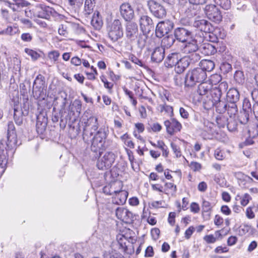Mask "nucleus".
Masks as SVG:
<instances>
[{
    "mask_svg": "<svg viewBox=\"0 0 258 258\" xmlns=\"http://www.w3.org/2000/svg\"><path fill=\"white\" fill-rule=\"evenodd\" d=\"M83 126V139L85 142L92 143L91 151L96 153L95 158L100 157L103 151L107 148L106 139L107 133L105 128L100 127L93 136L94 133L98 128V119L95 116H91L86 121L81 122Z\"/></svg>",
    "mask_w": 258,
    "mask_h": 258,
    "instance_id": "nucleus-1",
    "label": "nucleus"
},
{
    "mask_svg": "<svg viewBox=\"0 0 258 258\" xmlns=\"http://www.w3.org/2000/svg\"><path fill=\"white\" fill-rule=\"evenodd\" d=\"M17 135L12 121L8 123L6 139L0 141V167L1 175L5 172L10 157L13 156L17 147Z\"/></svg>",
    "mask_w": 258,
    "mask_h": 258,
    "instance_id": "nucleus-2",
    "label": "nucleus"
},
{
    "mask_svg": "<svg viewBox=\"0 0 258 258\" xmlns=\"http://www.w3.org/2000/svg\"><path fill=\"white\" fill-rule=\"evenodd\" d=\"M207 78V73L202 70V68H197L189 70L187 72L185 77V87L191 88L197 83L203 82Z\"/></svg>",
    "mask_w": 258,
    "mask_h": 258,
    "instance_id": "nucleus-3",
    "label": "nucleus"
},
{
    "mask_svg": "<svg viewBox=\"0 0 258 258\" xmlns=\"http://www.w3.org/2000/svg\"><path fill=\"white\" fill-rule=\"evenodd\" d=\"M106 29L108 37L112 42L117 41L123 35L121 23L118 19H115L112 23H108Z\"/></svg>",
    "mask_w": 258,
    "mask_h": 258,
    "instance_id": "nucleus-4",
    "label": "nucleus"
},
{
    "mask_svg": "<svg viewBox=\"0 0 258 258\" xmlns=\"http://www.w3.org/2000/svg\"><path fill=\"white\" fill-rule=\"evenodd\" d=\"M214 88L212 84L208 82H203L200 83L196 90L197 93L201 96L203 99L205 107L209 101L212 100L215 95H214Z\"/></svg>",
    "mask_w": 258,
    "mask_h": 258,
    "instance_id": "nucleus-5",
    "label": "nucleus"
},
{
    "mask_svg": "<svg viewBox=\"0 0 258 258\" xmlns=\"http://www.w3.org/2000/svg\"><path fill=\"white\" fill-rule=\"evenodd\" d=\"M226 98L229 103L228 108L230 114H237V103L240 99V94L238 90L234 88H230L227 93Z\"/></svg>",
    "mask_w": 258,
    "mask_h": 258,
    "instance_id": "nucleus-6",
    "label": "nucleus"
},
{
    "mask_svg": "<svg viewBox=\"0 0 258 258\" xmlns=\"http://www.w3.org/2000/svg\"><path fill=\"white\" fill-rule=\"evenodd\" d=\"M221 96H219L218 99H216L215 97H214L210 101L207 103L205 107L207 109H210L215 107L216 112L222 114L227 111L230 117L235 116L236 114H231L229 112L228 102L221 100Z\"/></svg>",
    "mask_w": 258,
    "mask_h": 258,
    "instance_id": "nucleus-7",
    "label": "nucleus"
},
{
    "mask_svg": "<svg viewBox=\"0 0 258 258\" xmlns=\"http://www.w3.org/2000/svg\"><path fill=\"white\" fill-rule=\"evenodd\" d=\"M203 41L204 36L202 35V36L200 37V38H198V35L197 33H196L195 37L183 43V45L181 47V50L183 53L187 54L198 51L199 50V43H201Z\"/></svg>",
    "mask_w": 258,
    "mask_h": 258,
    "instance_id": "nucleus-8",
    "label": "nucleus"
},
{
    "mask_svg": "<svg viewBox=\"0 0 258 258\" xmlns=\"http://www.w3.org/2000/svg\"><path fill=\"white\" fill-rule=\"evenodd\" d=\"M192 26L198 31H200L199 33H197L198 35V38H200V37L203 35L204 39V34L210 33L214 29L212 24L205 19L195 20L192 23Z\"/></svg>",
    "mask_w": 258,
    "mask_h": 258,
    "instance_id": "nucleus-9",
    "label": "nucleus"
},
{
    "mask_svg": "<svg viewBox=\"0 0 258 258\" xmlns=\"http://www.w3.org/2000/svg\"><path fill=\"white\" fill-rule=\"evenodd\" d=\"M115 158L116 156L113 152H107L98 159L96 166L100 170L109 169L114 163Z\"/></svg>",
    "mask_w": 258,
    "mask_h": 258,
    "instance_id": "nucleus-10",
    "label": "nucleus"
},
{
    "mask_svg": "<svg viewBox=\"0 0 258 258\" xmlns=\"http://www.w3.org/2000/svg\"><path fill=\"white\" fill-rule=\"evenodd\" d=\"M204 12L209 20L216 23H219L222 20L221 12L215 5H207L204 8Z\"/></svg>",
    "mask_w": 258,
    "mask_h": 258,
    "instance_id": "nucleus-11",
    "label": "nucleus"
},
{
    "mask_svg": "<svg viewBox=\"0 0 258 258\" xmlns=\"http://www.w3.org/2000/svg\"><path fill=\"white\" fill-rule=\"evenodd\" d=\"M147 5L150 12L155 17L163 19L166 17V10L162 4L154 0H150Z\"/></svg>",
    "mask_w": 258,
    "mask_h": 258,
    "instance_id": "nucleus-12",
    "label": "nucleus"
},
{
    "mask_svg": "<svg viewBox=\"0 0 258 258\" xmlns=\"http://www.w3.org/2000/svg\"><path fill=\"white\" fill-rule=\"evenodd\" d=\"M173 22L170 20H165L159 22L156 26L155 34L157 37L162 38L168 34L174 27Z\"/></svg>",
    "mask_w": 258,
    "mask_h": 258,
    "instance_id": "nucleus-13",
    "label": "nucleus"
},
{
    "mask_svg": "<svg viewBox=\"0 0 258 258\" xmlns=\"http://www.w3.org/2000/svg\"><path fill=\"white\" fill-rule=\"evenodd\" d=\"M141 31L144 34H149L154 29V24L152 19L148 15H143L139 19Z\"/></svg>",
    "mask_w": 258,
    "mask_h": 258,
    "instance_id": "nucleus-14",
    "label": "nucleus"
},
{
    "mask_svg": "<svg viewBox=\"0 0 258 258\" xmlns=\"http://www.w3.org/2000/svg\"><path fill=\"white\" fill-rule=\"evenodd\" d=\"M115 213L117 218L125 223H131L136 219L131 212L123 208L118 207Z\"/></svg>",
    "mask_w": 258,
    "mask_h": 258,
    "instance_id": "nucleus-15",
    "label": "nucleus"
},
{
    "mask_svg": "<svg viewBox=\"0 0 258 258\" xmlns=\"http://www.w3.org/2000/svg\"><path fill=\"white\" fill-rule=\"evenodd\" d=\"M174 36L178 41L182 43L194 37L191 31L183 27L175 28L174 30Z\"/></svg>",
    "mask_w": 258,
    "mask_h": 258,
    "instance_id": "nucleus-16",
    "label": "nucleus"
},
{
    "mask_svg": "<svg viewBox=\"0 0 258 258\" xmlns=\"http://www.w3.org/2000/svg\"><path fill=\"white\" fill-rule=\"evenodd\" d=\"M168 134L172 136L175 133L180 132L182 128L181 124L175 118L166 120L164 122Z\"/></svg>",
    "mask_w": 258,
    "mask_h": 258,
    "instance_id": "nucleus-17",
    "label": "nucleus"
},
{
    "mask_svg": "<svg viewBox=\"0 0 258 258\" xmlns=\"http://www.w3.org/2000/svg\"><path fill=\"white\" fill-rule=\"evenodd\" d=\"M138 27L136 23L132 22L127 23L125 26V35L131 41H134L138 35Z\"/></svg>",
    "mask_w": 258,
    "mask_h": 258,
    "instance_id": "nucleus-18",
    "label": "nucleus"
},
{
    "mask_svg": "<svg viewBox=\"0 0 258 258\" xmlns=\"http://www.w3.org/2000/svg\"><path fill=\"white\" fill-rule=\"evenodd\" d=\"M121 16L126 21H130L134 17V11L128 3L122 4L120 6Z\"/></svg>",
    "mask_w": 258,
    "mask_h": 258,
    "instance_id": "nucleus-19",
    "label": "nucleus"
},
{
    "mask_svg": "<svg viewBox=\"0 0 258 258\" xmlns=\"http://www.w3.org/2000/svg\"><path fill=\"white\" fill-rule=\"evenodd\" d=\"M47 125V117L43 114L37 116L36 124V131L39 135H43Z\"/></svg>",
    "mask_w": 258,
    "mask_h": 258,
    "instance_id": "nucleus-20",
    "label": "nucleus"
},
{
    "mask_svg": "<svg viewBox=\"0 0 258 258\" xmlns=\"http://www.w3.org/2000/svg\"><path fill=\"white\" fill-rule=\"evenodd\" d=\"M165 57V48L162 46H158L155 48L151 55V59L153 62L159 63Z\"/></svg>",
    "mask_w": 258,
    "mask_h": 258,
    "instance_id": "nucleus-21",
    "label": "nucleus"
},
{
    "mask_svg": "<svg viewBox=\"0 0 258 258\" xmlns=\"http://www.w3.org/2000/svg\"><path fill=\"white\" fill-rule=\"evenodd\" d=\"M180 58V55L178 53L174 52L169 54L165 60V64L168 68L175 67L178 63Z\"/></svg>",
    "mask_w": 258,
    "mask_h": 258,
    "instance_id": "nucleus-22",
    "label": "nucleus"
},
{
    "mask_svg": "<svg viewBox=\"0 0 258 258\" xmlns=\"http://www.w3.org/2000/svg\"><path fill=\"white\" fill-rule=\"evenodd\" d=\"M56 11L51 7L44 6L41 7V10L39 12L38 16L40 18L48 19L51 16H55Z\"/></svg>",
    "mask_w": 258,
    "mask_h": 258,
    "instance_id": "nucleus-23",
    "label": "nucleus"
},
{
    "mask_svg": "<svg viewBox=\"0 0 258 258\" xmlns=\"http://www.w3.org/2000/svg\"><path fill=\"white\" fill-rule=\"evenodd\" d=\"M118 190L117 193L115 194L116 198L118 201H116L115 203L117 205H122L124 204L127 200L128 192L125 190H121V184L118 183Z\"/></svg>",
    "mask_w": 258,
    "mask_h": 258,
    "instance_id": "nucleus-24",
    "label": "nucleus"
},
{
    "mask_svg": "<svg viewBox=\"0 0 258 258\" xmlns=\"http://www.w3.org/2000/svg\"><path fill=\"white\" fill-rule=\"evenodd\" d=\"M189 66V62L184 56L180 58L178 63L175 66L174 70L176 73L180 74L183 73Z\"/></svg>",
    "mask_w": 258,
    "mask_h": 258,
    "instance_id": "nucleus-25",
    "label": "nucleus"
},
{
    "mask_svg": "<svg viewBox=\"0 0 258 258\" xmlns=\"http://www.w3.org/2000/svg\"><path fill=\"white\" fill-rule=\"evenodd\" d=\"M96 4V0H85L83 13L86 17L93 13Z\"/></svg>",
    "mask_w": 258,
    "mask_h": 258,
    "instance_id": "nucleus-26",
    "label": "nucleus"
},
{
    "mask_svg": "<svg viewBox=\"0 0 258 258\" xmlns=\"http://www.w3.org/2000/svg\"><path fill=\"white\" fill-rule=\"evenodd\" d=\"M228 87V83L226 81L221 82L218 87L214 88L213 94L215 95L216 99H218V97L221 96L222 94L226 92Z\"/></svg>",
    "mask_w": 258,
    "mask_h": 258,
    "instance_id": "nucleus-27",
    "label": "nucleus"
},
{
    "mask_svg": "<svg viewBox=\"0 0 258 258\" xmlns=\"http://www.w3.org/2000/svg\"><path fill=\"white\" fill-rule=\"evenodd\" d=\"M201 50L206 55H213L217 52L216 47L209 43H204L201 47Z\"/></svg>",
    "mask_w": 258,
    "mask_h": 258,
    "instance_id": "nucleus-28",
    "label": "nucleus"
},
{
    "mask_svg": "<svg viewBox=\"0 0 258 258\" xmlns=\"http://www.w3.org/2000/svg\"><path fill=\"white\" fill-rule=\"evenodd\" d=\"M91 23L96 30H100L101 28L103 21L98 11H96L94 13Z\"/></svg>",
    "mask_w": 258,
    "mask_h": 258,
    "instance_id": "nucleus-29",
    "label": "nucleus"
},
{
    "mask_svg": "<svg viewBox=\"0 0 258 258\" xmlns=\"http://www.w3.org/2000/svg\"><path fill=\"white\" fill-rule=\"evenodd\" d=\"M46 87H34V96L37 99L44 100L46 97Z\"/></svg>",
    "mask_w": 258,
    "mask_h": 258,
    "instance_id": "nucleus-30",
    "label": "nucleus"
},
{
    "mask_svg": "<svg viewBox=\"0 0 258 258\" xmlns=\"http://www.w3.org/2000/svg\"><path fill=\"white\" fill-rule=\"evenodd\" d=\"M213 205L205 200H203L202 204V215L206 216L208 218L210 217Z\"/></svg>",
    "mask_w": 258,
    "mask_h": 258,
    "instance_id": "nucleus-31",
    "label": "nucleus"
},
{
    "mask_svg": "<svg viewBox=\"0 0 258 258\" xmlns=\"http://www.w3.org/2000/svg\"><path fill=\"white\" fill-rule=\"evenodd\" d=\"M200 68H202L206 73L212 71L215 68V63L213 61L209 59H203L199 63Z\"/></svg>",
    "mask_w": 258,
    "mask_h": 258,
    "instance_id": "nucleus-32",
    "label": "nucleus"
},
{
    "mask_svg": "<svg viewBox=\"0 0 258 258\" xmlns=\"http://www.w3.org/2000/svg\"><path fill=\"white\" fill-rule=\"evenodd\" d=\"M176 39L174 36L172 35H168L164 37L161 41V46L163 47L170 48L172 46Z\"/></svg>",
    "mask_w": 258,
    "mask_h": 258,
    "instance_id": "nucleus-33",
    "label": "nucleus"
},
{
    "mask_svg": "<svg viewBox=\"0 0 258 258\" xmlns=\"http://www.w3.org/2000/svg\"><path fill=\"white\" fill-rule=\"evenodd\" d=\"M23 112L21 109H19L18 107H15L14 109V119L15 123L20 125L23 123Z\"/></svg>",
    "mask_w": 258,
    "mask_h": 258,
    "instance_id": "nucleus-34",
    "label": "nucleus"
},
{
    "mask_svg": "<svg viewBox=\"0 0 258 258\" xmlns=\"http://www.w3.org/2000/svg\"><path fill=\"white\" fill-rule=\"evenodd\" d=\"M250 113H251V112L243 110H240L238 116L239 122L242 124H247L249 121Z\"/></svg>",
    "mask_w": 258,
    "mask_h": 258,
    "instance_id": "nucleus-35",
    "label": "nucleus"
},
{
    "mask_svg": "<svg viewBox=\"0 0 258 258\" xmlns=\"http://www.w3.org/2000/svg\"><path fill=\"white\" fill-rule=\"evenodd\" d=\"M188 54V56H185V57L186 58L189 62V65L190 64H194L201 59V56L198 51H195Z\"/></svg>",
    "mask_w": 258,
    "mask_h": 258,
    "instance_id": "nucleus-36",
    "label": "nucleus"
},
{
    "mask_svg": "<svg viewBox=\"0 0 258 258\" xmlns=\"http://www.w3.org/2000/svg\"><path fill=\"white\" fill-rule=\"evenodd\" d=\"M248 134L249 137L256 138L258 136V124L252 123L248 125Z\"/></svg>",
    "mask_w": 258,
    "mask_h": 258,
    "instance_id": "nucleus-37",
    "label": "nucleus"
},
{
    "mask_svg": "<svg viewBox=\"0 0 258 258\" xmlns=\"http://www.w3.org/2000/svg\"><path fill=\"white\" fill-rule=\"evenodd\" d=\"M214 3L224 10H228L231 7L230 0H213Z\"/></svg>",
    "mask_w": 258,
    "mask_h": 258,
    "instance_id": "nucleus-38",
    "label": "nucleus"
},
{
    "mask_svg": "<svg viewBox=\"0 0 258 258\" xmlns=\"http://www.w3.org/2000/svg\"><path fill=\"white\" fill-rule=\"evenodd\" d=\"M80 113L74 109H70V105L69 107L68 115L66 117L67 120H69L70 121H75L77 118L79 116Z\"/></svg>",
    "mask_w": 258,
    "mask_h": 258,
    "instance_id": "nucleus-39",
    "label": "nucleus"
},
{
    "mask_svg": "<svg viewBox=\"0 0 258 258\" xmlns=\"http://www.w3.org/2000/svg\"><path fill=\"white\" fill-rule=\"evenodd\" d=\"M46 85L45 84V77L41 74H39L36 77L34 83H33V87H46Z\"/></svg>",
    "mask_w": 258,
    "mask_h": 258,
    "instance_id": "nucleus-40",
    "label": "nucleus"
},
{
    "mask_svg": "<svg viewBox=\"0 0 258 258\" xmlns=\"http://www.w3.org/2000/svg\"><path fill=\"white\" fill-rule=\"evenodd\" d=\"M255 87L251 91V95L254 103H258V74L254 77Z\"/></svg>",
    "mask_w": 258,
    "mask_h": 258,
    "instance_id": "nucleus-41",
    "label": "nucleus"
},
{
    "mask_svg": "<svg viewBox=\"0 0 258 258\" xmlns=\"http://www.w3.org/2000/svg\"><path fill=\"white\" fill-rule=\"evenodd\" d=\"M222 80V77L220 75L218 74H214L212 75L209 80H208V83L212 84V87H213V85H216L219 83Z\"/></svg>",
    "mask_w": 258,
    "mask_h": 258,
    "instance_id": "nucleus-42",
    "label": "nucleus"
},
{
    "mask_svg": "<svg viewBox=\"0 0 258 258\" xmlns=\"http://www.w3.org/2000/svg\"><path fill=\"white\" fill-rule=\"evenodd\" d=\"M147 34H148L143 33L142 34H141L139 35L137 41L138 45L139 48L142 49L145 46L148 38Z\"/></svg>",
    "mask_w": 258,
    "mask_h": 258,
    "instance_id": "nucleus-43",
    "label": "nucleus"
},
{
    "mask_svg": "<svg viewBox=\"0 0 258 258\" xmlns=\"http://www.w3.org/2000/svg\"><path fill=\"white\" fill-rule=\"evenodd\" d=\"M238 123L235 119H230L228 121L227 127L228 130L231 132H234L237 130Z\"/></svg>",
    "mask_w": 258,
    "mask_h": 258,
    "instance_id": "nucleus-44",
    "label": "nucleus"
},
{
    "mask_svg": "<svg viewBox=\"0 0 258 258\" xmlns=\"http://www.w3.org/2000/svg\"><path fill=\"white\" fill-rule=\"evenodd\" d=\"M228 119L224 116H219L216 118V122L220 128H223L227 125Z\"/></svg>",
    "mask_w": 258,
    "mask_h": 258,
    "instance_id": "nucleus-45",
    "label": "nucleus"
},
{
    "mask_svg": "<svg viewBox=\"0 0 258 258\" xmlns=\"http://www.w3.org/2000/svg\"><path fill=\"white\" fill-rule=\"evenodd\" d=\"M24 51L28 55L31 57L32 59L33 60H36L40 57V55L34 50L26 48Z\"/></svg>",
    "mask_w": 258,
    "mask_h": 258,
    "instance_id": "nucleus-46",
    "label": "nucleus"
},
{
    "mask_svg": "<svg viewBox=\"0 0 258 258\" xmlns=\"http://www.w3.org/2000/svg\"><path fill=\"white\" fill-rule=\"evenodd\" d=\"M234 78L236 82L242 84L244 81L243 73L240 71H236L234 74Z\"/></svg>",
    "mask_w": 258,
    "mask_h": 258,
    "instance_id": "nucleus-47",
    "label": "nucleus"
},
{
    "mask_svg": "<svg viewBox=\"0 0 258 258\" xmlns=\"http://www.w3.org/2000/svg\"><path fill=\"white\" fill-rule=\"evenodd\" d=\"M70 109L75 110V111H77L80 113L82 109L81 101L77 99L75 100L72 104H70Z\"/></svg>",
    "mask_w": 258,
    "mask_h": 258,
    "instance_id": "nucleus-48",
    "label": "nucleus"
},
{
    "mask_svg": "<svg viewBox=\"0 0 258 258\" xmlns=\"http://www.w3.org/2000/svg\"><path fill=\"white\" fill-rule=\"evenodd\" d=\"M242 110L252 112V107L251 108L250 102L248 98H245L243 99Z\"/></svg>",
    "mask_w": 258,
    "mask_h": 258,
    "instance_id": "nucleus-49",
    "label": "nucleus"
},
{
    "mask_svg": "<svg viewBox=\"0 0 258 258\" xmlns=\"http://www.w3.org/2000/svg\"><path fill=\"white\" fill-rule=\"evenodd\" d=\"M13 5L17 7L18 8L26 7L30 5V3L26 0H13Z\"/></svg>",
    "mask_w": 258,
    "mask_h": 258,
    "instance_id": "nucleus-50",
    "label": "nucleus"
},
{
    "mask_svg": "<svg viewBox=\"0 0 258 258\" xmlns=\"http://www.w3.org/2000/svg\"><path fill=\"white\" fill-rule=\"evenodd\" d=\"M232 69L231 64L227 62H223L220 66V69L224 74L229 73Z\"/></svg>",
    "mask_w": 258,
    "mask_h": 258,
    "instance_id": "nucleus-51",
    "label": "nucleus"
},
{
    "mask_svg": "<svg viewBox=\"0 0 258 258\" xmlns=\"http://www.w3.org/2000/svg\"><path fill=\"white\" fill-rule=\"evenodd\" d=\"M170 146L171 149L175 154L177 158L180 157L181 156V152L179 147L174 143H171Z\"/></svg>",
    "mask_w": 258,
    "mask_h": 258,
    "instance_id": "nucleus-52",
    "label": "nucleus"
},
{
    "mask_svg": "<svg viewBox=\"0 0 258 258\" xmlns=\"http://www.w3.org/2000/svg\"><path fill=\"white\" fill-rule=\"evenodd\" d=\"M165 191H164L165 194H167L168 193L166 191H168L169 190H171V191L174 193L176 192L177 191L176 185L174 184L171 182H166L165 184Z\"/></svg>",
    "mask_w": 258,
    "mask_h": 258,
    "instance_id": "nucleus-53",
    "label": "nucleus"
},
{
    "mask_svg": "<svg viewBox=\"0 0 258 258\" xmlns=\"http://www.w3.org/2000/svg\"><path fill=\"white\" fill-rule=\"evenodd\" d=\"M58 32L60 35L67 36L68 34V26L67 24H61L58 28Z\"/></svg>",
    "mask_w": 258,
    "mask_h": 258,
    "instance_id": "nucleus-54",
    "label": "nucleus"
},
{
    "mask_svg": "<svg viewBox=\"0 0 258 258\" xmlns=\"http://www.w3.org/2000/svg\"><path fill=\"white\" fill-rule=\"evenodd\" d=\"M251 228L250 225L247 224H243L240 227L239 230V234L240 235H244L247 232H248Z\"/></svg>",
    "mask_w": 258,
    "mask_h": 258,
    "instance_id": "nucleus-55",
    "label": "nucleus"
},
{
    "mask_svg": "<svg viewBox=\"0 0 258 258\" xmlns=\"http://www.w3.org/2000/svg\"><path fill=\"white\" fill-rule=\"evenodd\" d=\"M214 156L216 159L219 160H222L225 158L224 153L219 148L215 150Z\"/></svg>",
    "mask_w": 258,
    "mask_h": 258,
    "instance_id": "nucleus-56",
    "label": "nucleus"
},
{
    "mask_svg": "<svg viewBox=\"0 0 258 258\" xmlns=\"http://www.w3.org/2000/svg\"><path fill=\"white\" fill-rule=\"evenodd\" d=\"M240 203L243 206H246L249 201L251 200V197L248 194H245L241 198Z\"/></svg>",
    "mask_w": 258,
    "mask_h": 258,
    "instance_id": "nucleus-57",
    "label": "nucleus"
},
{
    "mask_svg": "<svg viewBox=\"0 0 258 258\" xmlns=\"http://www.w3.org/2000/svg\"><path fill=\"white\" fill-rule=\"evenodd\" d=\"M103 192L107 195H112L114 194H116L118 190H113L111 189L110 184L107 185L103 188Z\"/></svg>",
    "mask_w": 258,
    "mask_h": 258,
    "instance_id": "nucleus-58",
    "label": "nucleus"
},
{
    "mask_svg": "<svg viewBox=\"0 0 258 258\" xmlns=\"http://www.w3.org/2000/svg\"><path fill=\"white\" fill-rule=\"evenodd\" d=\"M164 203V202L163 201H153L149 204V207L150 208L154 209L165 208V207L162 205V204Z\"/></svg>",
    "mask_w": 258,
    "mask_h": 258,
    "instance_id": "nucleus-59",
    "label": "nucleus"
},
{
    "mask_svg": "<svg viewBox=\"0 0 258 258\" xmlns=\"http://www.w3.org/2000/svg\"><path fill=\"white\" fill-rule=\"evenodd\" d=\"M21 38L24 42H29L32 41L33 36L29 33H24L21 34Z\"/></svg>",
    "mask_w": 258,
    "mask_h": 258,
    "instance_id": "nucleus-60",
    "label": "nucleus"
},
{
    "mask_svg": "<svg viewBox=\"0 0 258 258\" xmlns=\"http://www.w3.org/2000/svg\"><path fill=\"white\" fill-rule=\"evenodd\" d=\"M129 59L135 64H138L140 67H143L144 66L143 62L133 54L129 56Z\"/></svg>",
    "mask_w": 258,
    "mask_h": 258,
    "instance_id": "nucleus-61",
    "label": "nucleus"
},
{
    "mask_svg": "<svg viewBox=\"0 0 258 258\" xmlns=\"http://www.w3.org/2000/svg\"><path fill=\"white\" fill-rule=\"evenodd\" d=\"M203 239L207 243H214L217 240L216 237L212 234L207 235L204 237Z\"/></svg>",
    "mask_w": 258,
    "mask_h": 258,
    "instance_id": "nucleus-62",
    "label": "nucleus"
},
{
    "mask_svg": "<svg viewBox=\"0 0 258 258\" xmlns=\"http://www.w3.org/2000/svg\"><path fill=\"white\" fill-rule=\"evenodd\" d=\"M160 233V231L158 228H153L151 231V234L152 238L154 240H157L159 237Z\"/></svg>",
    "mask_w": 258,
    "mask_h": 258,
    "instance_id": "nucleus-63",
    "label": "nucleus"
},
{
    "mask_svg": "<svg viewBox=\"0 0 258 258\" xmlns=\"http://www.w3.org/2000/svg\"><path fill=\"white\" fill-rule=\"evenodd\" d=\"M59 56V53L58 51H52L48 54V56L50 59L56 61Z\"/></svg>",
    "mask_w": 258,
    "mask_h": 258,
    "instance_id": "nucleus-64",
    "label": "nucleus"
}]
</instances>
